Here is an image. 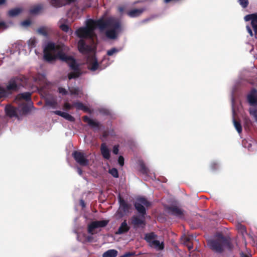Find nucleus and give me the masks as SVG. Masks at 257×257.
<instances>
[{"mask_svg":"<svg viewBox=\"0 0 257 257\" xmlns=\"http://www.w3.org/2000/svg\"><path fill=\"white\" fill-rule=\"evenodd\" d=\"M118 163L120 166H123L124 165V158L122 156H120L118 159Z\"/></svg>","mask_w":257,"mask_h":257,"instance_id":"obj_46","label":"nucleus"},{"mask_svg":"<svg viewBox=\"0 0 257 257\" xmlns=\"http://www.w3.org/2000/svg\"><path fill=\"white\" fill-rule=\"evenodd\" d=\"M167 209L169 214L175 216L179 218H184V210L177 206H169L167 207Z\"/></svg>","mask_w":257,"mask_h":257,"instance_id":"obj_11","label":"nucleus"},{"mask_svg":"<svg viewBox=\"0 0 257 257\" xmlns=\"http://www.w3.org/2000/svg\"><path fill=\"white\" fill-rule=\"evenodd\" d=\"M140 165V171L144 175H147L150 173V170L149 168L146 167L145 164L143 161H140L139 162Z\"/></svg>","mask_w":257,"mask_h":257,"instance_id":"obj_26","label":"nucleus"},{"mask_svg":"<svg viewBox=\"0 0 257 257\" xmlns=\"http://www.w3.org/2000/svg\"><path fill=\"white\" fill-rule=\"evenodd\" d=\"M119 207L118 209L119 213L121 216L129 212L131 207V205L128 204L123 198L120 196H119Z\"/></svg>","mask_w":257,"mask_h":257,"instance_id":"obj_12","label":"nucleus"},{"mask_svg":"<svg viewBox=\"0 0 257 257\" xmlns=\"http://www.w3.org/2000/svg\"><path fill=\"white\" fill-rule=\"evenodd\" d=\"M109 222L108 220L94 221L91 222L88 225V232L92 235L94 234V230L99 227H104L106 226Z\"/></svg>","mask_w":257,"mask_h":257,"instance_id":"obj_8","label":"nucleus"},{"mask_svg":"<svg viewBox=\"0 0 257 257\" xmlns=\"http://www.w3.org/2000/svg\"><path fill=\"white\" fill-rule=\"evenodd\" d=\"M43 5H38L32 7L30 10V13L31 14H37L39 13L42 10H43Z\"/></svg>","mask_w":257,"mask_h":257,"instance_id":"obj_31","label":"nucleus"},{"mask_svg":"<svg viewBox=\"0 0 257 257\" xmlns=\"http://www.w3.org/2000/svg\"><path fill=\"white\" fill-rule=\"evenodd\" d=\"M60 28L62 31L66 33L68 32L69 30L71 31V30L69 28V27L66 24H63L61 25L60 26Z\"/></svg>","mask_w":257,"mask_h":257,"instance_id":"obj_39","label":"nucleus"},{"mask_svg":"<svg viewBox=\"0 0 257 257\" xmlns=\"http://www.w3.org/2000/svg\"><path fill=\"white\" fill-rule=\"evenodd\" d=\"M72 156L76 162L81 166H86L88 165L89 161L86 158L84 153L75 151L72 153Z\"/></svg>","mask_w":257,"mask_h":257,"instance_id":"obj_7","label":"nucleus"},{"mask_svg":"<svg viewBox=\"0 0 257 257\" xmlns=\"http://www.w3.org/2000/svg\"><path fill=\"white\" fill-rule=\"evenodd\" d=\"M83 120L87 123L90 127L92 128H97L98 130H99L101 126V124L92 119L90 118L88 116L85 115L82 117Z\"/></svg>","mask_w":257,"mask_h":257,"instance_id":"obj_15","label":"nucleus"},{"mask_svg":"<svg viewBox=\"0 0 257 257\" xmlns=\"http://www.w3.org/2000/svg\"><path fill=\"white\" fill-rule=\"evenodd\" d=\"M109 172L114 178L118 177V171L116 168H113L111 169H110Z\"/></svg>","mask_w":257,"mask_h":257,"instance_id":"obj_36","label":"nucleus"},{"mask_svg":"<svg viewBox=\"0 0 257 257\" xmlns=\"http://www.w3.org/2000/svg\"><path fill=\"white\" fill-rule=\"evenodd\" d=\"M37 43V41L35 38H31L29 40L28 42L29 46L30 47V48H33L36 47Z\"/></svg>","mask_w":257,"mask_h":257,"instance_id":"obj_37","label":"nucleus"},{"mask_svg":"<svg viewBox=\"0 0 257 257\" xmlns=\"http://www.w3.org/2000/svg\"><path fill=\"white\" fill-rule=\"evenodd\" d=\"M86 28L88 29L94 35V31L96 28V21L92 19L87 20Z\"/></svg>","mask_w":257,"mask_h":257,"instance_id":"obj_24","label":"nucleus"},{"mask_svg":"<svg viewBox=\"0 0 257 257\" xmlns=\"http://www.w3.org/2000/svg\"><path fill=\"white\" fill-rule=\"evenodd\" d=\"M78 49L79 52L83 54L88 53L90 51V47L86 45L84 40L81 39L78 42Z\"/></svg>","mask_w":257,"mask_h":257,"instance_id":"obj_17","label":"nucleus"},{"mask_svg":"<svg viewBox=\"0 0 257 257\" xmlns=\"http://www.w3.org/2000/svg\"><path fill=\"white\" fill-rule=\"evenodd\" d=\"M7 0H0V6L5 5L6 3Z\"/></svg>","mask_w":257,"mask_h":257,"instance_id":"obj_59","label":"nucleus"},{"mask_svg":"<svg viewBox=\"0 0 257 257\" xmlns=\"http://www.w3.org/2000/svg\"><path fill=\"white\" fill-rule=\"evenodd\" d=\"M71 95H78L79 93V89L78 88L72 87L69 89Z\"/></svg>","mask_w":257,"mask_h":257,"instance_id":"obj_43","label":"nucleus"},{"mask_svg":"<svg viewBox=\"0 0 257 257\" xmlns=\"http://www.w3.org/2000/svg\"><path fill=\"white\" fill-rule=\"evenodd\" d=\"M118 148H119V145H114L113 146L112 152L114 154H115V155L118 154V151H119Z\"/></svg>","mask_w":257,"mask_h":257,"instance_id":"obj_48","label":"nucleus"},{"mask_svg":"<svg viewBox=\"0 0 257 257\" xmlns=\"http://www.w3.org/2000/svg\"><path fill=\"white\" fill-rule=\"evenodd\" d=\"M82 110H83V111H84V112H89V113L91 112L90 110L89 109V108L88 107L85 106L84 105H83V108L82 109Z\"/></svg>","mask_w":257,"mask_h":257,"instance_id":"obj_53","label":"nucleus"},{"mask_svg":"<svg viewBox=\"0 0 257 257\" xmlns=\"http://www.w3.org/2000/svg\"><path fill=\"white\" fill-rule=\"evenodd\" d=\"M70 3L74 2L75 0H67Z\"/></svg>","mask_w":257,"mask_h":257,"instance_id":"obj_64","label":"nucleus"},{"mask_svg":"<svg viewBox=\"0 0 257 257\" xmlns=\"http://www.w3.org/2000/svg\"><path fill=\"white\" fill-rule=\"evenodd\" d=\"M47 105H49L52 106L53 107H55L56 104V103L53 101H47L46 102Z\"/></svg>","mask_w":257,"mask_h":257,"instance_id":"obj_50","label":"nucleus"},{"mask_svg":"<svg viewBox=\"0 0 257 257\" xmlns=\"http://www.w3.org/2000/svg\"><path fill=\"white\" fill-rule=\"evenodd\" d=\"M77 172L80 175H81L82 174V170L80 168L78 167L77 168Z\"/></svg>","mask_w":257,"mask_h":257,"instance_id":"obj_60","label":"nucleus"},{"mask_svg":"<svg viewBox=\"0 0 257 257\" xmlns=\"http://www.w3.org/2000/svg\"><path fill=\"white\" fill-rule=\"evenodd\" d=\"M31 22L29 20H26L22 22V25L23 26H29L31 25Z\"/></svg>","mask_w":257,"mask_h":257,"instance_id":"obj_51","label":"nucleus"},{"mask_svg":"<svg viewBox=\"0 0 257 257\" xmlns=\"http://www.w3.org/2000/svg\"><path fill=\"white\" fill-rule=\"evenodd\" d=\"M243 126L245 130H249L252 125V122L248 116H244L243 118Z\"/></svg>","mask_w":257,"mask_h":257,"instance_id":"obj_32","label":"nucleus"},{"mask_svg":"<svg viewBox=\"0 0 257 257\" xmlns=\"http://www.w3.org/2000/svg\"><path fill=\"white\" fill-rule=\"evenodd\" d=\"M6 115L9 117L18 118L17 108L11 105H8L5 107Z\"/></svg>","mask_w":257,"mask_h":257,"instance_id":"obj_16","label":"nucleus"},{"mask_svg":"<svg viewBox=\"0 0 257 257\" xmlns=\"http://www.w3.org/2000/svg\"><path fill=\"white\" fill-rule=\"evenodd\" d=\"M50 3L53 7L56 8H60L62 6L60 0H50Z\"/></svg>","mask_w":257,"mask_h":257,"instance_id":"obj_33","label":"nucleus"},{"mask_svg":"<svg viewBox=\"0 0 257 257\" xmlns=\"http://www.w3.org/2000/svg\"><path fill=\"white\" fill-rule=\"evenodd\" d=\"M31 93L29 92H26L19 94L17 96V98L19 99L25 100L27 101L31 100Z\"/></svg>","mask_w":257,"mask_h":257,"instance_id":"obj_27","label":"nucleus"},{"mask_svg":"<svg viewBox=\"0 0 257 257\" xmlns=\"http://www.w3.org/2000/svg\"><path fill=\"white\" fill-rule=\"evenodd\" d=\"M99 64L95 55L88 58V68L92 71H95L98 69Z\"/></svg>","mask_w":257,"mask_h":257,"instance_id":"obj_14","label":"nucleus"},{"mask_svg":"<svg viewBox=\"0 0 257 257\" xmlns=\"http://www.w3.org/2000/svg\"><path fill=\"white\" fill-rule=\"evenodd\" d=\"M7 28V26L4 22H0V29H6Z\"/></svg>","mask_w":257,"mask_h":257,"instance_id":"obj_52","label":"nucleus"},{"mask_svg":"<svg viewBox=\"0 0 257 257\" xmlns=\"http://www.w3.org/2000/svg\"><path fill=\"white\" fill-rule=\"evenodd\" d=\"M76 34L77 37L80 38L92 39L94 35L86 27H81L76 31Z\"/></svg>","mask_w":257,"mask_h":257,"instance_id":"obj_10","label":"nucleus"},{"mask_svg":"<svg viewBox=\"0 0 257 257\" xmlns=\"http://www.w3.org/2000/svg\"><path fill=\"white\" fill-rule=\"evenodd\" d=\"M44 59L48 62H52L57 59L66 62L70 69L74 72H70L68 75L69 80L79 77L81 74L79 68V65L75 59L71 56L65 54L61 49L60 45H56L53 42H49L45 47L43 51Z\"/></svg>","mask_w":257,"mask_h":257,"instance_id":"obj_1","label":"nucleus"},{"mask_svg":"<svg viewBox=\"0 0 257 257\" xmlns=\"http://www.w3.org/2000/svg\"><path fill=\"white\" fill-rule=\"evenodd\" d=\"M22 12V9L16 8L9 10L8 15L10 17H15L18 16Z\"/></svg>","mask_w":257,"mask_h":257,"instance_id":"obj_25","label":"nucleus"},{"mask_svg":"<svg viewBox=\"0 0 257 257\" xmlns=\"http://www.w3.org/2000/svg\"><path fill=\"white\" fill-rule=\"evenodd\" d=\"M151 203L145 198L140 197L137 199L134 203V206L137 211L143 217L146 214V209L145 206L148 207Z\"/></svg>","mask_w":257,"mask_h":257,"instance_id":"obj_4","label":"nucleus"},{"mask_svg":"<svg viewBox=\"0 0 257 257\" xmlns=\"http://www.w3.org/2000/svg\"><path fill=\"white\" fill-rule=\"evenodd\" d=\"M23 110L25 112H28L29 111V107L28 106H25L23 107Z\"/></svg>","mask_w":257,"mask_h":257,"instance_id":"obj_56","label":"nucleus"},{"mask_svg":"<svg viewBox=\"0 0 257 257\" xmlns=\"http://www.w3.org/2000/svg\"><path fill=\"white\" fill-rule=\"evenodd\" d=\"M246 100L249 105L251 106L249 109V114L254 117L257 122V90L252 88L246 96Z\"/></svg>","mask_w":257,"mask_h":257,"instance_id":"obj_3","label":"nucleus"},{"mask_svg":"<svg viewBox=\"0 0 257 257\" xmlns=\"http://www.w3.org/2000/svg\"><path fill=\"white\" fill-rule=\"evenodd\" d=\"M246 29H247V31L248 32V33L249 34V35L251 36H253V33H252V31L251 29V28L249 27V26H246Z\"/></svg>","mask_w":257,"mask_h":257,"instance_id":"obj_54","label":"nucleus"},{"mask_svg":"<svg viewBox=\"0 0 257 257\" xmlns=\"http://www.w3.org/2000/svg\"><path fill=\"white\" fill-rule=\"evenodd\" d=\"M53 113L64 118L66 120H68L71 122H73L75 121L74 117L67 112H63L60 110H56L54 111Z\"/></svg>","mask_w":257,"mask_h":257,"instance_id":"obj_21","label":"nucleus"},{"mask_svg":"<svg viewBox=\"0 0 257 257\" xmlns=\"http://www.w3.org/2000/svg\"><path fill=\"white\" fill-rule=\"evenodd\" d=\"M251 26L253 29L255 34L257 35V24Z\"/></svg>","mask_w":257,"mask_h":257,"instance_id":"obj_55","label":"nucleus"},{"mask_svg":"<svg viewBox=\"0 0 257 257\" xmlns=\"http://www.w3.org/2000/svg\"><path fill=\"white\" fill-rule=\"evenodd\" d=\"M114 23L116 24L117 26H109L111 28L106 31V36L110 39H115L117 37L119 33L121 31V26L120 22L116 20H114Z\"/></svg>","mask_w":257,"mask_h":257,"instance_id":"obj_5","label":"nucleus"},{"mask_svg":"<svg viewBox=\"0 0 257 257\" xmlns=\"http://www.w3.org/2000/svg\"><path fill=\"white\" fill-rule=\"evenodd\" d=\"M150 246L156 248L157 250H161L164 248V244L163 242L161 243L158 240H154L152 242L151 244H150Z\"/></svg>","mask_w":257,"mask_h":257,"instance_id":"obj_23","label":"nucleus"},{"mask_svg":"<svg viewBox=\"0 0 257 257\" xmlns=\"http://www.w3.org/2000/svg\"><path fill=\"white\" fill-rule=\"evenodd\" d=\"M233 115H234V110L233 111ZM233 125H234L236 130L238 132V133L240 134L242 132V125L239 121H237V120H236L235 119L234 116H233Z\"/></svg>","mask_w":257,"mask_h":257,"instance_id":"obj_28","label":"nucleus"},{"mask_svg":"<svg viewBox=\"0 0 257 257\" xmlns=\"http://www.w3.org/2000/svg\"><path fill=\"white\" fill-rule=\"evenodd\" d=\"M119 11L120 12H122L123 11V8H121L120 7V8H119Z\"/></svg>","mask_w":257,"mask_h":257,"instance_id":"obj_63","label":"nucleus"},{"mask_svg":"<svg viewBox=\"0 0 257 257\" xmlns=\"http://www.w3.org/2000/svg\"><path fill=\"white\" fill-rule=\"evenodd\" d=\"M113 18H109L106 20L102 19L96 20V28H98L100 30H103L109 26H117L116 24L114 23Z\"/></svg>","mask_w":257,"mask_h":257,"instance_id":"obj_9","label":"nucleus"},{"mask_svg":"<svg viewBox=\"0 0 257 257\" xmlns=\"http://www.w3.org/2000/svg\"><path fill=\"white\" fill-rule=\"evenodd\" d=\"M239 229L240 230H241L243 231H244L245 230V227L244 225L240 224L239 225Z\"/></svg>","mask_w":257,"mask_h":257,"instance_id":"obj_58","label":"nucleus"},{"mask_svg":"<svg viewBox=\"0 0 257 257\" xmlns=\"http://www.w3.org/2000/svg\"><path fill=\"white\" fill-rule=\"evenodd\" d=\"M157 237V235L154 232H150L145 234V239L146 241L149 243V245L151 244L155 238Z\"/></svg>","mask_w":257,"mask_h":257,"instance_id":"obj_29","label":"nucleus"},{"mask_svg":"<svg viewBox=\"0 0 257 257\" xmlns=\"http://www.w3.org/2000/svg\"><path fill=\"white\" fill-rule=\"evenodd\" d=\"M8 92L6 89L0 87V99L8 96Z\"/></svg>","mask_w":257,"mask_h":257,"instance_id":"obj_40","label":"nucleus"},{"mask_svg":"<svg viewBox=\"0 0 257 257\" xmlns=\"http://www.w3.org/2000/svg\"><path fill=\"white\" fill-rule=\"evenodd\" d=\"M146 9L144 8L139 9H132L127 12V15L131 18H136L140 16Z\"/></svg>","mask_w":257,"mask_h":257,"instance_id":"obj_19","label":"nucleus"},{"mask_svg":"<svg viewBox=\"0 0 257 257\" xmlns=\"http://www.w3.org/2000/svg\"><path fill=\"white\" fill-rule=\"evenodd\" d=\"M130 229V227L127 225L126 220H124L118 227L116 232V234H122L127 232Z\"/></svg>","mask_w":257,"mask_h":257,"instance_id":"obj_18","label":"nucleus"},{"mask_svg":"<svg viewBox=\"0 0 257 257\" xmlns=\"http://www.w3.org/2000/svg\"><path fill=\"white\" fill-rule=\"evenodd\" d=\"M241 257H248V256L246 254L242 253V255H241Z\"/></svg>","mask_w":257,"mask_h":257,"instance_id":"obj_62","label":"nucleus"},{"mask_svg":"<svg viewBox=\"0 0 257 257\" xmlns=\"http://www.w3.org/2000/svg\"><path fill=\"white\" fill-rule=\"evenodd\" d=\"M64 107L66 110H69L71 109L72 108V107H73V104L71 105L70 103L66 102L64 105Z\"/></svg>","mask_w":257,"mask_h":257,"instance_id":"obj_45","label":"nucleus"},{"mask_svg":"<svg viewBox=\"0 0 257 257\" xmlns=\"http://www.w3.org/2000/svg\"><path fill=\"white\" fill-rule=\"evenodd\" d=\"M99 112L100 113L105 115H108L110 114L109 111L106 109H101L99 110Z\"/></svg>","mask_w":257,"mask_h":257,"instance_id":"obj_47","label":"nucleus"},{"mask_svg":"<svg viewBox=\"0 0 257 257\" xmlns=\"http://www.w3.org/2000/svg\"><path fill=\"white\" fill-rule=\"evenodd\" d=\"M100 151L103 157L107 160L110 157V151L105 143H102L100 146Z\"/></svg>","mask_w":257,"mask_h":257,"instance_id":"obj_20","label":"nucleus"},{"mask_svg":"<svg viewBox=\"0 0 257 257\" xmlns=\"http://www.w3.org/2000/svg\"><path fill=\"white\" fill-rule=\"evenodd\" d=\"M135 253L132 252H126L124 254L120 255L119 257H131L134 255Z\"/></svg>","mask_w":257,"mask_h":257,"instance_id":"obj_49","label":"nucleus"},{"mask_svg":"<svg viewBox=\"0 0 257 257\" xmlns=\"http://www.w3.org/2000/svg\"><path fill=\"white\" fill-rule=\"evenodd\" d=\"M80 204L81 205V206L84 208L85 207V203L84 202V201L83 200H81L80 201Z\"/></svg>","mask_w":257,"mask_h":257,"instance_id":"obj_57","label":"nucleus"},{"mask_svg":"<svg viewBox=\"0 0 257 257\" xmlns=\"http://www.w3.org/2000/svg\"><path fill=\"white\" fill-rule=\"evenodd\" d=\"M22 78L19 76L12 77L9 81L6 87V91H17L22 81Z\"/></svg>","mask_w":257,"mask_h":257,"instance_id":"obj_6","label":"nucleus"},{"mask_svg":"<svg viewBox=\"0 0 257 257\" xmlns=\"http://www.w3.org/2000/svg\"><path fill=\"white\" fill-rule=\"evenodd\" d=\"M239 4L243 8H246L248 5V0H238Z\"/></svg>","mask_w":257,"mask_h":257,"instance_id":"obj_42","label":"nucleus"},{"mask_svg":"<svg viewBox=\"0 0 257 257\" xmlns=\"http://www.w3.org/2000/svg\"><path fill=\"white\" fill-rule=\"evenodd\" d=\"M84 104L81 102H74L73 103V107H75L78 110H82Z\"/></svg>","mask_w":257,"mask_h":257,"instance_id":"obj_35","label":"nucleus"},{"mask_svg":"<svg viewBox=\"0 0 257 257\" xmlns=\"http://www.w3.org/2000/svg\"><path fill=\"white\" fill-rule=\"evenodd\" d=\"M207 245L212 250L219 253L224 251V247L229 250L233 248L230 239L224 236L221 233L218 234L216 238L208 240Z\"/></svg>","mask_w":257,"mask_h":257,"instance_id":"obj_2","label":"nucleus"},{"mask_svg":"<svg viewBox=\"0 0 257 257\" xmlns=\"http://www.w3.org/2000/svg\"><path fill=\"white\" fill-rule=\"evenodd\" d=\"M119 52V50L116 48H113L107 51V55L109 56L113 55L114 54Z\"/></svg>","mask_w":257,"mask_h":257,"instance_id":"obj_38","label":"nucleus"},{"mask_svg":"<svg viewBox=\"0 0 257 257\" xmlns=\"http://www.w3.org/2000/svg\"><path fill=\"white\" fill-rule=\"evenodd\" d=\"M118 251L115 249H109L103 253L102 257H116Z\"/></svg>","mask_w":257,"mask_h":257,"instance_id":"obj_30","label":"nucleus"},{"mask_svg":"<svg viewBox=\"0 0 257 257\" xmlns=\"http://www.w3.org/2000/svg\"><path fill=\"white\" fill-rule=\"evenodd\" d=\"M185 243L186 244L189 250H191L193 248L192 243L190 242V239L188 237H186L185 239Z\"/></svg>","mask_w":257,"mask_h":257,"instance_id":"obj_41","label":"nucleus"},{"mask_svg":"<svg viewBox=\"0 0 257 257\" xmlns=\"http://www.w3.org/2000/svg\"><path fill=\"white\" fill-rule=\"evenodd\" d=\"M244 19L245 21H251V25H257V13L246 15Z\"/></svg>","mask_w":257,"mask_h":257,"instance_id":"obj_22","label":"nucleus"},{"mask_svg":"<svg viewBox=\"0 0 257 257\" xmlns=\"http://www.w3.org/2000/svg\"><path fill=\"white\" fill-rule=\"evenodd\" d=\"M37 32L39 34H40L45 37H47L48 36V33H47V30H46V28L44 27H41V28H39L37 30Z\"/></svg>","mask_w":257,"mask_h":257,"instance_id":"obj_34","label":"nucleus"},{"mask_svg":"<svg viewBox=\"0 0 257 257\" xmlns=\"http://www.w3.org/2000/svg\"><path fill=\"white\" fill-rule=\"evenodd\" d=\"M130 223L134 228L139 227L141 225L145 226L146 224L145 217L142 218L138 215H133L131 218Z\"/></svg>","mask_w":257,"mask_h":257,"instance_id":"obj_13","label":"nucleus"},{"mask_svg":"<svg viewBox=\"0 0 257 257\" xmlns=\"http://www.w3.org/2000/svg\"><path fill=\"white\" fill-rule=\"evenodd\" d=\"M108 136V133L106 132H104L102 134V137L103 138H106Z\"/></svg>","mask_w":257,"mask_h":257,"instance_id":"obj_61","label":"nucleus"},{"mask_svg":"<svg viewBox=\"0 0 257 257\" xmlns=\"http://www.w3.org/2000/svg\"><path fill=\"white\" fill-rule=\"evenodd\" d=\"M58 92L59 93L62 94L63 95H65L68 94V91L66 90V89L63 87H59Z\"/></svg>","mask_w":257,"mask_h":257,"instance_id":"obj_44","label":"nucleus"}]
</instances>
